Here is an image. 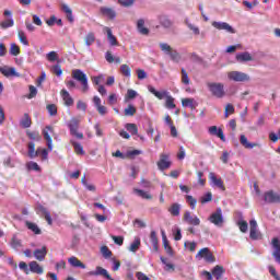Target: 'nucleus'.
Masks as SVG:
<instances>
[{"label":"nucleus","instance_id":"f257e3e1","mask_svg":"<svg viewBox=\"0 0 280 280\" xmlns=\"http://www.w3.org/2000/svg\"><path fill=\"white\" fill-rule=\"evenodd\" d=\"M207 86L213 97L222 100V97L226 95V91H224V83L208 82Z\"/></svg>","mask_w":280,"mask_h":280},{"label":"nucleus","instance_id":"f03ea898","mask_svg":"<svg viewBox=\"0 0 280 280\" xmlns=\"http://www.w3.org/2000/svg\"><path fill=\"white\" fill-rule=\"evenodd\" d=\"M72 78L73 80H77V82H80L82 86V93L89 92V78L86 77V73L80 69H75L72 70Z\"/></svg>","mask_w":280,"mask_h":280},{"label":"nucleus","instance_id":"7ed1b4c3","mask_svg":"<svg viewBox=\"0 0 280 280\" xmlns=\"http://www.w3.org/2000/svg\"><path fill=\"white\" fill-rule=\"evenodd\" d=\"M68 128L72 137H75L77 139H84V133L78 131L80 128V120L78 118H72L68 124Z\"/></svg>","mask_w":280,"mask_h":280},{"label":"nucleus","instance_id":"20e7f679","mask_svg":"<svg viewBox=\"0 0 280 280\" xmlns=\"http://www.w3.org/2000/svg\"><path fill=\"white\" fill-rule=\"evenodd\" d=\"M229 80L232 82H250V75L240 71H231L228 73Z\"/></svg>","mask_w":280,"mask_h":280},{"label":"nucleus","instance_id":"39448f33","mask_svg":"<svg viewBox=\"0 0 280 280\" xmlns=\"http://www.w3.org/2000/svg\"><path fill=\"white\" fill-rule=\"evenodd\" d=\"M51 135H54V127L46 126L43 129V136L47 143V148H48L49 152H51V150H54V140L51 139Z\"/></svg>","mask_w":280,"mask_h":280},{"label":"nucleus","instance_id":"423d86ee","mask_svg":"<svg viewBox=\"0 0 280 280\" xmlns=\"http://www.w3.org/2000/svg\"><path fill=\"white\" fill-rule=\"evenodd\" d=\"M156 165L161 172H165V170H170V167H172L170 155H167L166 153H161L160 160L158 161Z\"/></svg>","mask_w":280,"mask_h":280},{"label":"nucleus","instance_id":"0eeeda50","mask_svg":"<svg viewBox=\"0 0 280 280\" xmlns=\"http://www.w3.org/2000/svg\"><path fill=\"white\" fill-rule=\"evenodd\" d=\"M264 200L267 205H280V195L275 190H268L264 194Z\"/></svg>","mask_w":280,"mask_h":280},{"label":"nucleus","instance_id":"6e6552de","mask_svg":"<svg viewBox=\"0 0 280 280\" xmlns=\"http://www.w3.org/2000/svg\"><path fill=\"white\" fill-rule=\"evenodd\" d=\"M197 257L205 259L207 264H215V256L213 255V253H211V249H209L208 247L200 249L197 254Z\"/></svg>","mask_w":280,"mask_h":280},{"label":"nucleus","instance_id":"1a4fd4ad","mask_svg":"<svg viewBox=\"0 0 280 280\" xmlns=\"http://www.w3.org/2000/svg\"><path fill=\"white\" fill-rule=\"evenodd\" d=\"M183 222L190 226H200V219L191 214V211L187 210L184 212Z\"/></svg>","mask_w":280,"mask_h":280},{"label":"nucleus","instance_id":"9d476101","mask_svg":"<svg viewBox=\"0 0 280 280\" xmlns=\"http://www.w3.org/2000/svg\"><path fill=\"white\" fill-rule=\"evenodd\" d=\"M209 220L212 224H214V226H222V224H224L222 209L218 208L217 211L210 215Z\"/></svg>","mask_w":280,"mask_h":280},{"label":"nucleus","instance_id":"9b49d317","mask_svg":"<svg viewBox=\"0 0 280 280\" xmlns=\"http://www.w3.org/2000/svg\"><path fill=\"white\" fill-rule=\"evenodd\" d=\"M100 14L103 15L105 19H108L109 21H115V19L117 18V12L115 11V9L109 7H101Z\"/></svg>","mask_w":280,"mask_h":280},{"label":"nucleus","instance_id":"f8f14e48","mask_svg":"<svg viewBox=\"0 0 280 280\" xmlns=\"http://www.w3.org/2000/svg\"><path fill=\"white\" fill-rule=\"evenodd\" d=\"M36 212L38 213V215H42L43 218H45L47 224H49L50 226L51 224H54V220L51 219V213L43 205L37 206Z\"/></svg>","mask_w":280,"mask_h":280},{"label":"nucleus","instance_id":"ddd939ff","mask_svg":"<svg viewBox=\"0 0 280 280\" xmlns=\"http://www.w3.org/2000/svg\"><path fill=\"white\" fill-rule=\"evenodd\" d=\"M36 212L38 213V215H42L43 218H45L47 224H49L50 226L51 224H54V220L51 219V213L43 205L37 206Z\"/></svg>","mask_w":280,"mask_h":280},{"label":"nucleus","instance_id":"4468645a","mask_svg":"<svg viewBox=\"0 0 280 280\" xmlns=\"http://www.w3.org/2000/svg\"><path fill=\"white\" fill-rule=\"evenodd\" d=\"M212 27L219 31L228 32V34H235V28L226 22H212Z\"/></svg>","mask_w":280,"mask_h":280},{"label":"nucleus","instance_id":"2eb2a0df","mask_svg":"<svg viewBox=\"0 0 280 280\" xmlns=\"http://www.w3.org/2000/svg\"><path fill=\"white\" fill-rule=\"evenodd\" d=\"M89 275L90 277H104V279H107V280H115L113 279V277H110V273H108V270L104 269L101 266H97L95 271H90Z\"/></svg>","mask_w":280,"mask_h":280},{"label":"nucleus","instance_id":"dca6fc26","mask_svg":"<svg viewBox=\"0 0 280 280\" xmlns=\"http://www.w3.org/2000/svg\"><path fill=\"white\" fill-rule=\"evenodd\" d=\"M249 237L250 240H261V232L257 231V221H249Z\"/></svg>","mask_w":280,"mask_h":280},{"label":"nucleus","instance_id":"f3484780","mask_svg":"<svg viewBox=\"0 0 280 280\" xmlns=\"http://www.w3.org/2000/svg\"><path fill=\"white\" fill-rule=\"evenodd\" d=\"M208 132L213 137H218L219 139H221V141H226V138L224 137V131L222 130V128L218 129V126L209 127Z\"/></svg>","mask_w":280,"mask_h":280},{"label":"nucleus","instance_id":"a211bd4d","mask_svg":"<svg viewBox=\"0 0 280 280\" xmlns=\"http://www.w3.org/2000/svg\"><path fill=\"white\" fill-rule=\"evenodd\" d=\"M93 102L98 114L104 116L106 115V113H108V109L106 108V106L102 105V98H100V96H94Z\"/></svg>","mask_w":280,"mask_h":280},{"label":"nucleus","instance_id":"6ab92c4d","mask_svg":"<svg viewBox=\"0 0 280 280\" xmlns=\"http://www.w3.org/2000/svg\"><path fill=\"white\" fill-rule=\"evenodd\" d=\"M103 32L107 34V40L109 45H112V47H116L117 45H119V42H117V37L113 35V31L110 30V27L105 26L103 28Z\"/></svg>","mask_w":280,"mask_h":280},{"label":"nucleus","instance_id":"aec40b11","mask_svg":"<svg viewBox=\"0 0 280 280\" xmlns=\"http://www.w3.org/2000/svg\"><path fill=\"white\" fill-rule=\"evenodd\" d=\"M28 268L30 272L34 275H43L45 272V269L36 260L31 261Z\"/></svg>","mask_w":280,"mask_h":280},{"label":"nucleus","instance_id":"412c9836","mask_svg":"<svg viewBox=\"0 0 280 280\" xmlns=\"http://www.w3.org/2000/svg\"><path fill=\"white\" fill-rule=\"evenodd\" d=\"M210 180L215 185V187H219L222 191H226V187L224 186V182H222V178H218L215 176V173H210L209 174Z\"/></svg>","mask_w":280,"mask_h":280},{"label":"nucleus","instance_id":"4be33fe9","mask_svg":"<svg viewBox=\"0 0 280 280\" xmlns=\"http://www.w3.org/2000/svg\"><path fill=\"white\" fill-rule=\"evenodd\" d=\"M60 95L65 102V106H73L74 101L73 97L71 96V94H69V92L67 90H61L60 91Z\"/></svg>","mask_w":280,"mask_h":280},{"label":"nucleus","instance_id":"5701e85b","mask_svg":"<svg viewBox=\"0 0 280 280\" xmlns=\"http://www.w3.org/2000/svg\"><path fill=\"white\" fill-rule=\"evenodd\" d=\"M225 272H226V269H224V267L220 266V265L214 266V268L212 269V276L217 280L222 279V277H224Z\"/></svg>","mask_w":280,"mask_h":280},{"label":"nucleus","instance_id":"b1692460","mask_svg":"<svg viewBox=\"0 0 280 280\" xmlns=\"http://www.w3.org/2000/svg\"><path fill=\"white\" fill-rule=\"evenodd\" d=\"M33 255L37 261H45V257H47V247H42L40 249H35Z\"/></svg>","mask_w":280,"mask_h":280},{"label":"nucleus","instance_id":"393cba45","mask_svg":"<svg viewBox=\"0 0 280 280\" xmlns=\"http://www.w3.org/2000/svg\"><path fill=\"white\" fill-rule=\"evenodd\" d=\"M148 89L152 93V95H154L158 100H166L167 96L170 95V92L167 91L159 92L154 86H149Z\"/></svg>","mask_w":280,"mask_h":280},{"label":"nucleus","instance_id":"a878e982","mask_svg":"<svg viewBox=\"0 0 280 280\" xmlns=\"http://www.w3.org/2000/svg\"><path fill=\"white\" fill-rule=\"evenodd\" d=\"M144 25H145V21L143 19L138 20L137 30L139 34H142V36H148V34H150V30Z\"/></svg>","mask_w":280,"mask_h":280},{"label":"nucleus","instance_id":"bb28decb","mask_svg":"<svg viewBox=\"0 0 280 280\" xmlns=\"http://www.w3.org/2000/svg\"><path fill=\"white\" fill-rule=\"evenodd\" d=\"M0 73H2V75H4L5 78L19 77V73H16V69L14 68H0Z\"/></svg>","mask_w":280,"mask_h":280},{"label":"nucleus","instance_id":"cd10ccee","mask_svg":"<svg viewBox=\"0 0 280 280\" xmlns=\"http://www.w3.org/2000/svg\"><path fill=\"white\" fill-rule=\"evenodd\" d=\"M68 262L70 264V266H72V268H82V270L86 268V265L81 262L80 259H78V257L74 256L70 257L68 259Z\"/></svg>","mask_w":280,"mask_h":280},{"label":"nucleus","instance_id":"c85d7f7f","mask_svg":"<svg viewBox=\"0 0 280 280\" xmlns=\"http://www.w3.org/2000/svg\"><path fill=\"white\" fill-rule=\"evenodd\" d=\"M240 141L241 145H244L246 150H253V148H257V145H259L258 143L248 142V138L244 135H241Z\"/></svg>","mask_w":280,"mask_h":280},{"label":"nucleus","instance_id":"c756f323","mask_svg":"<svg viewBox=\"0 0 280 280\" xmlns=\"http://www.w3.org/2000/svg\"><path fill=\"white\" fill-rule=\"evenodd\" d=\"M40 154V149L36 150V144L34 142L28 143V156L30 159H36Z\"/></svg>","mask_w":280,"mask_h":280},{"label":"nucleus","instance_id":"7c9ffc66","mask_svg":"<svg viewBox=\"0 0 280 280\" xmlns=\"http://www.w3.org/2000/svg\"><path fill=\"white\" fill-rule=\"evenodd\" d=\"M168 213H171L173 218H178V215H180V203L175 202L171 205L168 208Z\"/></svg>","mask_w":280,"mask_h":280},{"label":"nucleus","instance_id":"2f4dec72","mask_svg":"<svg viewBox=\"0 0 280 280\" xmlns=\"http://www.w3.org/2000/svg\"><path fill=\"white\" fill-rule=\"evenodd\" d=\"M237 62H250L253 60V56L249 52H241L236 55Z\"/></svg>","mask_w":280,"mask_h":280},{"label":"nucleus","instance_id":"473e14b6","mask_svg":"<svg viewBox=\"0 0 280 280\" xmlns=\"http://www.w3.org/2000/svg\"><path fill=\"white\" fill-rule=\"evenodd\" d=\"M61 10L62 12H65L69 23H73L74 19H73V11L71 10V8H69V5L67 4H61Z\"/></svg>","mask_w":280,"mask_h":280},{"label":"nucleus","instance_id":"72a5a7b5","mask_svg":"<svg viewBox=\"0 0 280 280\" xmlns=\"http://www.w3.org/2000/svg\"><path fill=\"white\" fill-rule=\"evenodd\" d=\"M25 226L28 229V231H32L35 235H40V233H43V231H40V228H38L36 223L26 221Z\"/></svg>","mask_w":280,"mask_h":280},{"label":"nucleus","instance_id":"f704fd0d","mask_svg":"<svg viewBox=\"0 0 280 280\" xmlns=\"http://www.w3.org/2000/svg\"><path fill=\"white\" fill-rule=\"evenodd\" d=\"M22 128H31L32 127V117L30 114H24L23 118L20 121Z\"/></svg>","mask_w":280,"mask_h":280},{"label":"nucleus","instance_id":"c9c22d12","mask_svg":"<svg viewBox=\"0 0 280 280\" xmlns=\"http://www.w3.org/2000/svg\"><path fill=\"white\" fill-rule=\"evenodd\" d=\"M124 115L125 117H135V115H137V107H135L132 104H129L127 108H125Z\"/></svg>","mask_w":280,"mask_h":280},{"label":"nucleus","instance_id":"e433bc0d","mask_svg":"<svg viewBox=\"0 0 280 280\" xmlns=\"http://www.w3.org/2000/svg\"><path fill=\"white\" fill-rule=\"evenodd\" d=\"M140 247H141V238L136 237L135 241L130 244L128 249L130 250V253H137Z\"/></svg>","mask_w":280,"mask_h":280},{"label":"nucleus","instance_id":"4c0bfd02","mask_svg":"<svg viewBox=\"0 0 280 280\" xmlns=\"http://www.w3.org/2000/svg\"><path fill=\"white\" fill-rule=\"evenodd\" d=\"M125 128L128 132H130V135L135 136V135H139V128L137 127L136 124L132 122H128L125 125Z\"/></svg>","mask_w":280,"mask_h":280},{"label":"nucleus","instance_id":"58836bf2","mask_svg":"<svg viewBox=\"0 0 280 280\" xmlns=\"http://www.w3.org/2000/svg\"><path fill=\"white\" fill-rule=\"evenodd\" d=\"M84 42L86 47H91V45H93V43H95V33L90 32L85 35L84 37Z\"/></svg>","mask_w":280,"mask_h":280},{"label":"nucleus","instance_id":"ea45409f","mask_svg":"<svg viewBox=\"0 0 280 280\" xmlns=\"http://www.w3.org/2000/svg\"><path fill=\"white\" fill-rule=\"evenodd\" d=\"M71 145H73L75 154H80V155L85 154L84 147H82V144H80V142H75L72 140Z\"/></svg>","mask_w":280,"mask_h":280},{"label":"nucleus","instance_id":"a19ab883","mask_svg":"<svg viewBox=\"0 0 280 280\" xmlns=\"http://www.w3.org/2000/svg\"><path fill=\"white\" fill-rule=\"evenodd\" d=\"M135 194H138L140 198H143L144 200H152V195H150L148 191L141 190L139 188L133 189Z\"/></svg>","mask_w":280,"mask_h":280},{"label":"nucleus","instance_id":"79ce46f5","mask_svg":"<svg viewBox=\"0 0 280 280\" xmlns=\"http://www.w3.org/2000/svg\"><path fill=\"white\" fill-rule=\"evenodd\" d=\"M174 97L172 95L166 96L165 101V108L168 110H173V108H176V104L174 103Z\"/></svg>","mask_w":280,"mask_h":280},{"label":"nucleus","instance_id":"37998d69","mask_svg":"<svg viewBox=\"0 0 280 280\" xmlns=\"http://www.w3.org/2000/svg\"><path fill=\"white\" fill-rule=\"evenodd\" d=\"M26 137L31 139V141H40V133L38 131H26Z\"/></svg>","mask_w":280,"mask_h":280},{"label":"nucleus","instance_id":"c03bdc74","mask_svg":"<svg viewBox=\"0 0 280 280\" xmlns=\"http://www.w3.org/2000/svg\"><path fill=\"white\" fill-rule=\"evenodd\" d=\"M120 73L121 75H125V78H130L132 70H130V66L129 65H121L120 66Z\"/></svg>","mask_w":280,"mask_h":280},{"label":"nucleus","instance_id":"a18cd8bd","mask_svg":"<svg viewBox=\"0 0 280 280\" xmlns=\"http://www.w3.org/2000/svg\"><path fill=\"white\" fill-rule=\"evenodd\" d=\"M191 83V80L189 79V73H187V70L185 68H182V84H185L186 86Z\"/></svg>","mask_w":280,"mask_h":280},{"label":"nucleus","instance_id":"49530a36","mask_svg":"<svg viewBox=\"0 0 280 280\" xmlns=\"http://www.w3.org/2000/svg\"><path fill=\"white\" fill-rule=\"evenodd\" d=\"M46 109L48 110L50 117H56L58 115V107L56 104L47 105Z\"/></svg>","mask_w":280,"mask_h":280},{"label":"nucleus","instance_id":"de8ad7c7","mask_svg":"<svg viewBox=\"0 0 280 280\" xmlns=\"http://www.w3.org/2000/svg\"><path fill=\"white\" fill-rule=\"evenodd\" d=\"M51 73L60 78L62 75V66L60 63H57L50 68Z\"/></svg>","mask_w":280,"mask_h":280},{"label":"nucleus","instance_id":"09e8293b","mask_svg":"<svg viewBox=\"0 0 280 280\" xmlns=\"http://www.w3.org/2000/svg\"><path fill=\"white\" fill-rule=\"evenodd\" d=\"M186 202L189 205L190 209H196V205H198V200L191 195L186 196Z\"/></svg>","mask_w":280,"mask_h":280},{"label":"nucleus","instance_id":"8fccbe9b","mask_svg":"<svg viewBox=\"0 0 280 280\" xmlns=\"http://www.w3.org/2000/svg\"><path fill=\"white\" fill-rule=\"evenodd\" d=\"M162 242H163L164 250L167 253V255L172 257L174 255V249H172V246L170 245V241H167V238L164 237V241Z\"/></svg>","mask_w":280,"mask_h":280},{"label":"nucleus","instance_id":"3c124183","mask_svg":"<svg viewBox=\"0 0 280 280\" xmlns=\"http://www.w3.org/2000/svg\"><path fill=\"white\" fill-rule=\"evenodd\" d=\"M160 49L161 51H164V54H167V56H170V54H172L174 50L167 43H161Z\"/></svg>","mask_w":280,"mask_h":280},{"label":"nucleus","instance_id":"603ef678","mask_svg":"<svg viewBox=\"0 0 280 280\" xmlns=\"http://www.w3.org/2000/svg\"><path fill=\"white\" fill-rule=\"evenodd\" d=\"M46 59L48 60V62H56L59 60L58 58V52L56 51H49L47 55H46Z\"/></svg>","mask_w":280,"mask_h":280},{"label":"nucleus","instance_id":"864d4df0","mask_svg":"<svg viewBox=\"0 0 280 280\" xmlns=\"http://www.w3.org/2000/svg\"><path fill=\"white\" fill-rule=\"evenodd\" d=\"M101 253L105 259H110V257H113V252L108 248V246H103L101 248Z\"/></svg>","mask_w":280,"mask_h":280},{"label":"nucleus","instance_id":"5fc2aeb1","mask_svg":"<svg viewBox=\"0 0 280 280\" xmlns=\"http://www.w3.org/2000/svg\"><path fill=\"white\" fill-rule=\"evenodd\" d=\"M0 27L2 30H8V27H14V20L8 19L0 23Z\"/></svg>","mask_w":280,"mask_h":280},{"label":"nucleus","instance_id":"6e6d98bb","mask_svg":"<svg viewBox=\"0 0 280 280\" xmlns=\"http://www.w3.org/2000/svg\"><path fill=\"white\" fill-rule=\"evenodd\" d=\"M11 246L15 250H18V248H21V246H23V243L16 236H13L11 240Z\"/></svg>","mask_w":280,"mask_h":280},{"label":"nucleus","instance_id":"4d7b16f0","mask_svg":"<svg viewBox=\"0 0 280 280\" xmlns=\"http://www.w3.org/2000/svg\"><path fill=\"white\" fill-rule=\"evenodd\" d=\"M18 36H19L20 43H22V45H26V46L30 45V42L27 40V36L25 35V32L19 31Z\"/></svg>","mask_w":280,"mask_h":280},{"label":"nucleus","instance_id":"13d9d810","mask_svg":"<svg viewBox=\"0 0 280 280\" xmlns=\"http://www.w3.org/2000/svg\"><path fill=\"white\" fill-rule=\"evenodd\" d=\"M211 200H213V195L211 192H207L200 198L201 205H207V202H211Z\"/></svg>","mask_w":280,"mask_h":280},{"label":"nucleus","instance_id":"bf43d9fd","mask_svg":"<svg viewBox=\"0 0 280 280\" xmlns=\"http://www.w3.org/2000/svg\"><path fill=\"white\" fill-rule=\"evenodd\" d=\"M168 56L173 62H180V54H178V51L173 50Z\"/></svg>","mask_w":280,"mask_h":280},{"label":"nucleus","instance_id":"052dcab7","mask_svg":"<svg viewBox=\"0 0 280 280\" xmlns=\"http://www.w3.org/2000/svg\"><path fill=\"white\" fill-rule=\"evenodd\" d=\"M11 56H19L21 54V48L16 44H12L10 47Z\"/></svg>","mask_w":280,"mask_h":280},{"label":"nucleus","instance_id":"680f3d73","mask_svg":"<svg viewBox=\"0 0 280 280\" xmlns=\"http://www.w3.org/2000/svg\"><path fill=\"white\" fill-rule=\"evenodd\" d=\"M182 106H184V108H187L188 106L194 108V98H183Z\"/></svg>","mask_w":280,"mask_h":280},{"label":"nucleus","instance_id":"e2e57ef3","mask_svg":"<svg viewBox=\"0 0 280 280\" xmlns=\"http://www.w3.org/2000/svg\"><path fill=\"white\" fill-rule=\"evenodd\" d=\"M27 170H33L34 172H40V166L36 162H30L26 164Z\"/></svg>","mask_w":280,"mask_h":280},{"label":"nucleus","instance_id":"0e129e2a","mask_svg":"<svg viewBox=\"0 0 280 280\" xmlns=\"http://www.w3.org/2000/svg\"><path fill=\"white\" fill-rule=\"evenodd\" d=\"M160 23L163 27L170 28L172 26L171 20H168L166 16H162L160 19Z\"/></svg>","mask_w":280,"mask_h":280},{"label":"nucleus","instance_id":"69168bd1","mask_svg":"<svg viewBox=\"0 0 280 280\" xmlns=\"http://www.w3.org/2000/svg\"><path fill=\"white\" fill-rule=\"evenodd\" d=\"M237 224L241 233H246L248 231V222L240 221Z\"/></svg>","mask_w":280,"mask_h":280},{"label":"nucleus","instance_id":"338daca9","mask_svg":"<svg viewBox=\"0 0 280 280\" xmlns=\"http://www.w3.org/2000/svg\"><path fill=\"white\" fill-rule=\"evenodd\" d=\"M137 97V91L128 90L125 100H135Z\"/></svg>","mask_w":280,"mask_h":280},{"label":"nucleus","instance_id":"774afa93","mask_svg":"<svg viewBox=\"0 0 280 280\" xmlns=\"http://www.w3.org/2000/svg\"><path fill=\"white\" fill-rule=\"evenodd\" d=\"M136 278H137L138 280H150V278L147 277L145 273H143V272H141V271L136 272Z\"/></svg>","mask_w":280,"mask_h":280}]
</instances>
